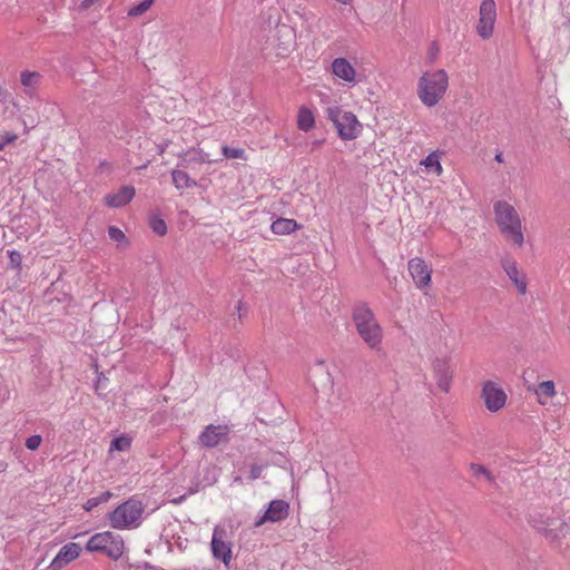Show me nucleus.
Segmentation results:
<instances>
[{
	"label": "nucleus",
	"instance_id": "b1692460",
	"mask_svg": "<svg viewBox=\"0 0 570 570\" xmlns=\"http://www.w3.org/2000/svg\"><path fill=\"white\" fill-rule=\"evenodd\" d=\"M535 394L538 395L539 397V401L541 403H543L541 401L542 397H546V399H551L556 395V387H554V383L552 381H544V382H541L538 387L535 389Z\"/></svg>",
	"mask_w": 570,
	"mask_h": 570
},
{
	"label": "nucleus",
	"instance_id": "412c9836",
	"mask_svg": "<svg viewBox=\"0 0 570 570\" xmlns=\"http://www.w3.org/2000/svg\"><path fill=\"white\" fill-rule=\"evenodd\" d=\"M40 78V73L35 71L31 72L26 70L21 72V85L24 87V90L28 95H31L32 91L38 87Z\"/></svg>",
	"mask_w": 570,
	"mask_h": 570
},
{
	"label": "nucleus",
	"instance_id": "dca6fc26",
	"mask_svg": "<svg viewBox=\"0 0 570 570\" xmlns=\"http://www.w3.org/2000/svg\"><path fill=\"white\" fill-rule=\"evenodd\" d=\"M132 186H124L117 193L109 194L105 197V203L109 207L119 208L127 205L135 196Z\"/></svg>",
	"mask_w": 570,
	"mask_h": 570
},
{
	"label": "nucleus",
	"instance_id": "bb28decb",
	"mask_svg": "<svg viewBox=\"0 0 570 570\" xmlns=\"http://www.w3.org/2000/svg\"><path fill=\"white\" fill-rule=\"evenodd\" d=\"M149 226L153 232L159 236H164L167 233V225L165 220L158 216H153L150 218Z\"/></svg>",
	"mask_w": 570,
	"mask_h": 570
},
{
	"label": "nucleus",
	"instance_id": "7c9ffc66",
	"mask_svg": "<svg viewBox=\"0 0 570 570\" xmlns=\"http://www.w3.org/2000/svg\"><path fill=\"white\" fill-rule=\"evenodd\" d=\"M471 471L473 472V474L475 476H484L488 481L492 482L493 481V475L491 474V472L484 468L483 465H480V464H475V463H472L471 464Z\"/></svg>",
	"mask_w": 570,
	"mask_h": 570
},
{
	"label": "nucleus",
	"instance_id": "2f4dec72",
	"mask_svg": "<svg viewBox=\"0 0 570 570\" xmlns=\"http://www.w3.org/2000/svg\"><path fill=\"white\" fill-rule=\"evenodd\" d=\"M422 165H424L426 168H434L438 174L442 173V166L439 161L438 156L435 155H429L423 161Z\"/></svg>",
	"mask_w": 570,
	"mask_h": 570
},
{
	"label": "nucleus",
	"instance_id": "6ab92c4d",
	"mask_svg": "<svg viewBox=\"0 0 570 570\" xmlns=\"http://www.w3.org/2000/svg\"><path fill=\"white\" fill-rule=\"evenodd\" d=\"M275 37L278 40L279 48L283 51H287L294 42L295 32L291 27L282 24L276 27Z\"/></svg>",
	"mask_w": 570,
	"mask_h": 570
},
{
	"label": "nucleus",
	"instance_id": "9b49d317",
	"mask_svg": "<svg viewBox=\"0 0 570 570\" xmlns=\"http://www.w3.org/2000/svg\"><path fill=\"white\" fill-rule=\"evenodd\" d=\"M226 531L216 527L213 532L210 548L215 559L222 560L225 566H228L232 560V546L224 540Z\"/></svg>",
	"mask_w": 570,
	"mask_h": 570
},
{
	"label": "nucleus",
	"instance_id": "a878e982",
	"mask_svg": "<svg viewBox=\"0 0 570 570\" xmlns=\"http://www.w3.org/2000/svg\"><path fill=\"white\" fill-rule=\"evenodd\" d=\"M153 2H154V0H142L141 2L131 7L128 10V16L129 17H139V16L144 14L145 12H147L150 9Z\"/></svg>",
	"mask_w": 570,
	"mask_h": 570
},
{
	"label": "nucleus",
	"instance_id": "6e6552de",
	"mask_svg": "<svg viewBox=\"0 0 570 570\" xmlns=\"http://www.w3.org/2000/svg\"><path fill=\"white\" fill-rule=\"evenodd\" d=\"M497 20V4L494 0H482L479 9L476 32L482 39H490L494 31Z\"/></svg>",
	"mask_w": 570,
	"mask_h": 570
},
{
	"label": "nucleus",
	"instance_id": "a211bd4d",
	"mask_svg": "<svg viewBox=\"0 0 570 570\" xmlns=\"http://www.w3.org/2000/svg\"><path fill=\"white\" fill-rule=\"evenodd\" d=\"M333 73L346 82H355V69L345 58H336L332 62Z\"/></svg>",
	"mask_w": 570,
	"mask_h": 570
},
{
	"label": "nucleus",
	"instance_id": "f257e3e1",
	"mask_svg": "<svg viewBox=\"0 0 570 570\" xmlns=\"http://www.w3.org/2000/svg\"><path fill=\"white\" fill-rule=\"evenodd\" d=\"M352 320L357 334L373 351H381L383 330L373 311L365 303H358L353 307Z\"/></svg>",
	"mask_w": 570,
	"mask_h": 570
},
{
	"label": "nucleus",
	"instance_id": "c756f323",
	"mask_svg": "<svg viewBox=\"0 0 570 570\" xmlns=\"http://www.w3.org/2000/svg\"><path fill=\"white\" fill-rule=\"evenodd\" d=\"M267 466H268V462L250 465V470H249L247 480L248 481L257 480L258 478H261L263 470L266 469Z\"/></svg>",
	"mask_w": 570,
	"mask_h": 570
},
{
	"label": "nucleus",
	"instance_id": "cd10ccee",
	"mask_svg": "<svg viewBox=\"0 0 570 570\" xmlns=\"http://www.w3.org/2000/svg\"><path fill=\"white\" fill-rule=\"evenodd\" d=\"M131 440L128 436L120 435L111 441L110 451H127L130 449Z\"/></svg>",
	"mask_w": 570,
	"mask_h": 570
},
{
	"label": "nucleus",
	"instance_id": "5701e85b",
	"mask_svg": "<svg viewBox=\"0 0 570 570\" xmlns=\"http://www.w3.org/2000/svg\"><path fill=\"white\" fill-rule=\"evenodd\" d=\"M315 119L313 112L307 108H301L297 116V127L301 130L308 131L314 127Z\"/></svg>",
	"mask_w": 570,
	"mask_h": 570
},
{
	"label": "nucleus",
	"instance_id": "c9c22d12",
	"mask_svg": "<svg viewBox=\"0 0 570 570\" xmlns=\"http://www.w3.org/2000/svg\"><path fill=\"white\" fill-rule=\"evenodd\" d=\"M8 255H9L11 267L19 268L21 266V262H22L21 254L17 250H9Z\"/></svg>",
	"mask_w": 570,
	"mask_h": 570
},
{
	"label": "nucleus",
	"instance_id": "f3484780",
	"mask_svg": "<svg viewBox=\"0 0 570 570\" xmlns=\"http://www.w3.org/2000/svg\"><path fill=\"white\" fill-rule=\"evenodd\" d=\"M502 266H503V269L507 273L508 277L515 285L518 292L521 295H524L527 293L525 276L521 271H519L515 262L505 261Z\"/></svg>",
	"mask_w": 570,
	"mask_h": 570
},
{
	"label": "nucleus",
	"instance_id": "473e14b6",
	"mask_svg": "<svg viewBox=\"0 0 570 570\" xmlns=\"http://www.w3.org/2000/svg\"><path fill=\"white\" fill-rule=\"evenodd\" d=\"M108 236L110 239L117 243H122L127 240L125 233L116 226H110L108 228Z\"/></svg>",
	"mask_w": 570,
	"mask_h": 570
},
{
	"label": "nucleus",
	"instance_id": "4be33fe9",
	"mask_svg": "<svg viewBox=\"0 0 570 570\" xmlns=\"http://www.w3.org/2000/svg\"><path fill=\"white\" fill-rule=\"evenodd\" d=\"M174 185L178 189L190 188L196 186V180L191 179L184 170L175 169L171 171Z\"/></svg>",
	"mask_w": 570,
	"mask_h": 570
},
{
	"label": "nucleus",
	"instance_id": "c85d7f7f",
	"mask_svg": "<svg viewBox=\"0 0 570 570\" xmlns=\"http://www.w3.org/2000/svg\"><path fill=\"white\" fill-rule=\"evenodd\" d=\"M222 153L227 159H244L245 150L243 148L223 146Z\"/></svg>",
	"mask_w": 570,
	"mask_h": 570
},
{
	"label": "nucleus",
	"instance_id": "393cba45",
	"mask_svg": "<svg viewBox=\"0 0 570 570\" xmlns=\"http://www.w3.org/2000/svg\"><path fill=\"white\" fill-rule=\"evenodd\" d=\"M112 493L109 492V491H105L102 493H100L99 495L97 497H94V498H90L87 500V502L83 504V509L86 511H91L94 510L96 507H98L99 504L101 503H105L107 502L110 498H111Z\"/></svg>",
	"mask_w": 570,
	"mask_h": 570
},
{
	"label": "nucleus",
	"instance_id": "aec40b11",
	"mask_svg": "<svg viewBox=\"0 0 570 570\" xmlns=\"http://www.w3.org/2000/svg\"><path fill=\"white\" fill-rule=\"evenodd\" d=\"M297 228L296 220L289 218H277L271 226L272 232L276 235H288Z\"/></svg>",
	"mask_w": 570,
	"mask_h": 570
},
{
	"label": "nucleus",
	"instance_id": "58836bf2",
	"mask_svg": "<svg viewBox=\"0 0 570 570\" xmlns=\"http://www.w3.org/2000/svg\"><path fill=\"white\" fill-rule=\"evenodd\" d=\"M185 497L176 498L173 502L174 503H181Z\"/></svg>",
	"mask_w": 570,
	"mask_h": 570
},
{
	"label": "nucleus",
	"instance_id": "0eeeda50",
	"mask_svg": "<svg viewBox=\"0 0 570 570\" xmlns=\"http://www.w3.org/2000/svg\"><path fill=\"white\" fill-rule=\"evenodd\" d=\"M88 551H99L112 560H118L124 553V541L119 534L105 531L94 534L87 542Z\"/></svg>",
	"mask_w": 570,
	"mask_h": 570
},
{
	"label": "nucleus",
	"instance_id": "f8f14e48",
	"mask_svg": "<svg viewBox=\"0 0 570 570\" xmlns=\"http://www.w3.org/2000/svg\"><path fill=\"white\" fill-rule=\"evenodd\" d=\"M407 269L417 288L422 289L430 286L432 269L422 258H411L407 263Z\"/></svg>",
	"mask_w": 570,
	"mask_h": 570
},
{
	"label": "nucleus",
	"instance_id": "ea45409f",
	"mask_svg": "<svg viewBox=\"0 0 570 570\" xmlns=\"http://www.w3.org/2000/svg\"><path fill=\"white\" fill-rule=\"evenodd\" d=\"M322 142H323V140H315V141H313V146L318 147L322 145Z\"/></svg>",
	"mask_w": 570,
	"mask_h": 570
},
{
	"label": "nucleus",
	"instance_id": "7ed1b4c3",
	"mask_svg": "<svg viewBox=\"0 0 570 570\" xmlns=\"http://www.w3.org/2000/svg\"><path fill=\"white\" fill-rule=\"evenodd\" d=\"M495 222L502 235L518 246H522L524 237L521 230V219L515 208L504 200L494 204Z\"/></svg>",
	"mask_w": 570,
	"mask_h": 570
},
{
	"label": "nucleus",
	"instance_id": "20e7f679",
	"mask_svg": "<svg viewBox=\"0 0 570 570\" xmlns=\"http://www.w3.org/2000/svg\"><path fill=\"white\" fill-rule=\"evenodd\" d=\"M144 504L136 499H129L109 513L110 525L124 530L137 528L140 524Z\"/></svg>",
	"mask_w": 570,
	"mask_h": 570
},
{
	"label": "nucleus",
	"instance_id": "72a5a7b5",
	"mask_svg": "<svg viewBox=\"0 0 570 570\" xmlns=\"http://www.w3.org/2000/svg\"><path fill=\"white\" fill-rule=\"evenodd\" d=\"M41 442H42L41 435H38V434L31 435L26 440V448L28 450L36 451L39 449Z\"/></svg>",
	"mask_w": 570,
	"mask_h": 570
},
{
	"label": "nucleus",
	"instance_id": "2eb2a0df",
	"mask_svg": "<svg viewBox=\"0 0 570 570\" xmlns=\"http://www.w3.org/2000/svg\"><path fill=\"white\" fill-rule=\"evenodd\" d=\"M434 377L439 387L448 393L451 387L452 372L450 371L449 364L443 360H436L433 363Z\"/></svg>",
	"mask_w": 570,
	"mask_h": 570
},
{
	"label": "nucleus",
	"instance_id": "9d476101",
	"mask_svg": "<svg viewBox=\"0 0 570 570\" xmlns=\"http://www.w3.org/2000/svg\"><path fill=\"white\" fill-rule=\"evenodd\" d=\"M289 513V504L284 500H273L269 502L266 511L258 517L254 525L261 527L267 522L276 523L285 520Z\"/></svg>",
	"mask_w": 570,
	"mask_h": 570
},
{
	"label": "nucleus",
	"instance_id": "a19ab883",
	"mask_svg": "<svg viewBox=\"0 0 570 570\" xmlns=\"http://www.w3.org/2000/svg\"><path fill=\"white\" fill-rule=\"evenodd\" d=\"M4 468V463L0 462V470Z\"/></svg>",
	"mask_w": 570,
	"mask_h": 570
},
{
	"label": "nucleus",
	"instance_id": "e433bc0d",
	"mask_svg": "<svg viewBox=\"0 0 570 570\" xmlns=\"http://www.w3.org/2000/svg\"><path fill=\"white\" fill-rule=\"evenodd\" d=\"M94 6L101 7V0H82L81 3L79 4V10L86 11Z\"/></svg>",
	"mask_w": 570,
	"mask_h": 570
},
{
	"label": "nucleus",
	"instance_id": "39448f33",
	"mask_svg": "<svg viewBox=\"0 0 570 570\" xmlns=\"http://www.w3.org/2000/svg\"><path fill=\"white\" fill-rule=\"evenodd\" d=\"M553 513L548 511L534 512L530 514L529 521L548 539L559 540L569 532L570 525L559 517L553 515Z\"/></svg>",
	"mask_w": 570,
	"mask_h": 570
},
{
	"label": "nucleus",
	"instance_id": "423d86ee",
	"mask_svg": "<svg viewBox=\"0 0 570 570\" xmlns=\"http://www.w3.org/2000/svg\"><path fill=\"white\" fill-rule=\"evenodd\" d=\"M326 112L327 118L334 124L338 136L343 140L355 139L361 134L362 125L353 112L340 107H330Z\"/></svg>",
	"mask_w": 570,
	"mask_h": 570
},
{
	"label": "nucleus",
	"instance_id": "4468645a",
	"mask_svg": "<svg viewBox=\"0 0 570 570\" xmlns=\"http://www.w3.org/2000/svg\"><path fill=\"white\" fill-rule=\"evenodd\" d=\"M228 429L224 425H208L199 435V442L205 448H215L227 436Z\"/></svg>",
	"mask_w": 570,
	"mask_h": 570
},
{
	"label": "nucleus",
	"instance_id": "ddd939ff",
	"mask_svg": "<svg viewBox=\"0 0 570 570\" xmlns=\"http://www.w3.org/2000/svg\"><path fill=\"white\" fill-rule=\"evenodd\" d=\"M80 546L78 543L65 544L50 563L51 570H61L65 566L77 559L80 554Z\"/></svg>",
	"mask_w": 570,
	"mask_h": 570
},
{
	"label": "nucleus",
	"instance_id": "4c0bfd02",
	"mask_svg": "<svg viewBox=\"0 0 570 570\" xmlns=\"http://www.w3.org/2000/svg\"><path fill=\"white\" fill-rule=\"evenodd\" d=\"M495 160H497L498 163H503V155H502V153H498V154L495 155Z\"/></svg>",
	"mask_w": 570,
	"mask_h": 570
},
{
	"label": "nucleus",
	"instance_id": "f704fd0d",
	"mask_svg": "<svg viewBox=\"0 0 570 570\" xmlns=\"http://www.w3.org/2000/svg\"><path fill=\"white\" fill-rule=\"evenodd\" d=\"M18 139V135L14 132H4L0 136V151L4 149V147L11 142H14Z\"/></svg>",
	"mask_w": 570,
	"mask_h": 570
},
{
	"label": "nucleus",
	"instance_id": "1a4fd4ad",
	"mask_svg": "<svg viewBox=\"0 0 570 570\" xmlns=\"http://www.w3.org/2000/svg\"><path fill=\"white\" fill-rule=\"evenodd\" d=\"M481 396L490 412H498L507 402L505 392L494 382L488 381L482 386Z\"/></svg>",
	"mask_w": 570,
	"mask_h": 570
},
{
	"label": "nucleus",
	"instance_id": "f03ea898",
	"mask_svg": "<svg viewBox=\"0 0 570 570\" xmlns=\"http://www.w3.org/2000/svg\"><path fill=\"white\" fill-rule=\"evenodd\" d=\"M449 86L448 73L443 69L424 72L419 79L417 96L426 107H434L444 96Z\"/></svg>",
	"mask_w": 570,
	"mask_h": 570
}]
</instances>
